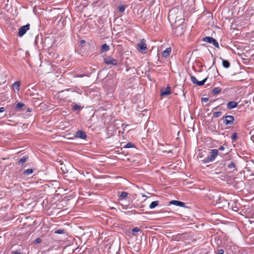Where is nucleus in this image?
Wrapping results in <instances>:
<instances>
[{"label": "nucleus", "mask_w": 254, "mask_h": 254, "mask_svg": "<svg viewBox=\"0 0 254 254\" xmlns=\"http://www.w3.org/2000/svg\"><path fill=\"white\" fill-rule=\"evenodd\" d=\"M218 155V150L212 149L210 150V155L207 157L202 160V162L204 164L208 163L213 161Z\"/></svg>", "instance_id": "f257e3e1"}, {"label": "nucleus", "mask_w": 254, "mask_h": 254, "mask_svg": "<svg viewBox=\"0 0 254 254\" xmlns=\"http://www.w3.org/2000/svg\"><path fill=\"white\" fill-rule=\"evenodd\" d=\"M136 48L139 52L146 54L147 50L146 40L144 39H142L141 41L137 44Z\"/></svg>", "instance_id": "f03ea898"}, {"label": "nucleus", "mask_w": 254, "mask_h": 254, "mask_svg": "<svg viewBox=\"0 0 254 254\" xmlns=\"http://www.w3.org/2000/svg\"><path fill=\"white\" fill-rule=\"evenodd\" d=\"M104 61L105 63L107 65H117L118 64V60L111 56L104 57Z\"/></svg>", "instance_id": "7ed1b4c3"}, {"label": "nucleus", "mask_w": 254, "mask_h": 254, "mask_svg": "<svg viewBox=\"0 0 254 254\" xmlns=\"http://www.w3.org/2000/svg\"><path fill=\"white\" fill-rule=\"evenodd\" d=\"M202 41L207 43L212 44L214 46L217 48H219L218 42L213 38L209 36H205L202 38Z\"/></svg>", "instance_id": "20e7f679"}, {"label": "nucleus", "mask_w": 254, "mask_h": 254, "mask_svg": "<svg viewBox=\"0 0 254 254\" xmlns=\"http://www.w3.org/2000/svg\"><path fill=\"white\" fill-rule=\"evenodd\" d=\"M223 123L226 125H232L234 123V118L232 116L227 115L223 117Z\"/></svg>", "instance_id": "39448f33"}, {"label": "nucleus", "mask_w": 254, "mask_h": 254, "mask_svg": "<svg viewBox=\"0 0 254 254\" xmlns=\"http://www.w3.org/2000/svg\"><path fill=\"white\" fill-rule=\"evenodd\" d=\"M30 29V24H27L24 26H21L18 31V36L19 37L23 36L26 32L29 30Z\"/></svg>", "instance_id": "423d86ee"}, {"label": "nucleus", "mask_w": 254, "mask_h": 254, "mask_svg": "<svg viewBox=\"0 0 254 254\" xmlns=\"http://www.w3.org/2000/svg\"><path fill=\"white\" fill-rule=\"evenodd\" d=\"M208 77H206L204 79H203L202 81H198L196 78L194 76H190V80L194 84L199 85V86H202L204 85L206 81L207 80Z\"/></svg>", "instance_id": "0eeeda50"}, {"label": "nucleus", "mask_w": 254, "mask_h": 254, "mask_svg": "<svg viewBox=\"0 0 254 254\" xmlns=\"http://www.w3.org/2000/svg\"><path fill=\"white\" fill-rule=\"evenodd\" d=\"M172 93L171 88L167 86L165 88L161 90L160 95L161 96H168Z\"/></svg>", "instance_id": "6e6552de"}, {"label": "nucleus", "mask_w": 254, "mask_h": 254, "mask_svg": "<svg viewBox=\"0 0 254 254\" xmlns=\"http://www.w3.org/2000/svg\"><path fill=\"white\" fill-rule=\"evenodd\" d=\"M74 136L76 138H79L81 139H85L87 136L86 133L81 130L76 131L75 133Z\"/></svg>", "instance_id": "1a4fd4ad"}, {"label": "nucleus", "mask_w": 254, "mask_h": 254, "mask_svg": "<svg viewBox=\"0 0 254 254\" xmlns=\"http://www.w3.org/2000/svg\"><path fill=\"white\" fill-rule=\"evenodd\" d=\"M169 203L171 204H173V205L179 206L183 207H184L186 206V204L185 202H182V201H180L179 200H173L171 201Z\"/></svg>", "instance_id": "9d476101"}, {"label": "nucleus", "mask_w": 254, "mask_h": 254, "mask_svg": "<svg viewBox=\"0 0 254 254\" xmlns=\"http://www.w3.org/2000/svg\"><path fill=\"white\" fill-rule=\"evenodd\" d=\"M238 105L237 103L234 101L229 102L227 104V108L228 109H232L236 108Z\"/></svg>", "instance_id": "9b49d317"}, {"label": "nucleus", "mask_w": 254, "mask_h": 254, "mask_svg": "<svg viewBox=\"0 0 254 254\" xmlns=\"http://www.w3.org/2000/svg\"><path fill=\"white\" fill-rule=\"evenodd\" d=\"M227 167L228 169L231 170L232 171H237L236 163L233 161L229 163Z\"/></svg>", "instance_id": "f8f14e48"}, {"label": "nucleus", "mask_w": 254, "mask_h": 254, "mask_svg": "<svg viewBox=\"0 0 254 254\" xmlns=\"http://www.w3.org/2000/svg\"><path fill=\"white\" fill-rule=\"evenodd\" d=\"M171 48H167L166 49H165L163 52V57L164 58H167L168 57L171 52Z\"/></svg>", "instance_id": "ddd939ff"}, {"label": "nucleus", "mask_w": 254, "mask_h": 254, "mask_svg": "<svg viewBox=\"0 0 254 254\" xmlns=\"http://www.w3.org/2000/svg\"><path fill=\"white\" fill-rule=\"evenodd\" d=\"M109 46L107 44H104L101 46V51L102 52H105L109 51Z\"/></svg>", "instance_id": "4468645a"}, {"label": "nucleus", "mask_w": 254, "mask_h": 254, "mask_svg": "<svg viewBox=\"0 0 254 254\" xmlns=\"http://www.w3.org/2000/svg\"><path fill=\"white\" fill-rule=\"evenodd\" d=\"M159 201H157V200L154 201L152 202L149 205V208L150 209L154 208L155 207H156L157 206H158L159 205Z\"/></svg>", "instance_id": "2eb2a0df"}, {"label": "nucleus", "mask_w": 254, "mask_h": 254, "mask_svg": "<svg viewBox=\"0 0 254 254\" xmlns=\"http://www.w3.org/2000/svg\"><path fill=\"white\" fill-rule=\"evenodd\" d=\"M222 91V89L219 87H215L212 90V94L213 95H216Z\"/></svg>", "instance_id": "dca6fc26"}, {"label": "nucleus", "mask_w": 254, "mask_h": 254, "mask_svg": "<svg viewBox=\"0 0 254 254\" xmlns=\"http://www.w3.org/2000/svg\"><path fill=\"white\" fill-rule=\"evenodd\" d=\"M222 65L225 68H228L230 67V64L228 61L223 60L222 61Z\"/></svg>", "instance_id": "f3484780"}, {"label": "nucleus", "mask_w": 254, "mask_h": 254, "mask_svg": "<svg viewBox=\"0 0 254 254\" xmlns=\"http://www.w3.org/2000/svg\"><path fill=\"white\" fill-rule=\"evenodd\" d=\"M28 157L26 156H23L21 158H20L18 161V165H22L24 163H25L27 160Z\"/></svg>", "instance_id": "a211bd4d"}, {"label": "nucleus", "mask_w": 254, "mask_h": 254, "mask_svg": "<svg viewBox=\"0 0 254 254\" xmlns=\"http://www.w3.org/2000/svg\"><path fill=\"white\" fill-rule=\"evenodd\" d=\"M33 173V170L32 169H28L24 170L23 172V174L24 175H29Z\"/></svg>", "instance_id": "6ab92c4d"}, {"label": "nucleus", "mask_w": 254, "mask_h": 254, "mask_svg": "<svg viewBox=\"0 0 254 254\" xmlns=\"http://www.w3.org/2000/svg\"><path fill=\"white\" fill-rule=\"evenodd\" d=\"M128 194V193L127 192L123 191L119 196V197L121 199H125L127 197Z\"/></svg>", "instance_id": "aec40b11"}, {"label": "nucleus", "mask_w": 254, "mask_h": 254, "mask_svg": "<svg viewBox=\"0 0 254 254\" xmlns=\"http://www.w3.org/2000/svg\"><path fill=\"white\" fill-rule=\"evenodd\" d=\"M135 145L131 142L127 143L124 147V148H135Z\"/></svg>", "instance_id": "412c9836"}, {"label": "nucleus", "mask_w": 254, "mask_h": 254, "mask_svg": "<svg viewBox=\"0 0 254 254\" xmlns=\"http://www.w3.org/2000/svg\"><path fill=\"white\" fill-rule=\"evenodd\" d=\"M72 110L76 111L81 109V106L77 104H75L72 106Z\"/></svg>", "instance_id": "4be33fe9"}, {"label": "nucleus", "mask_w": 254, "mask_h": 254, "mask_svg": "<svg viewBox=\"0 0 254 254\" xmlns=\"http://www.w3.org/2000/svg\"><path fill=\"white\" fill-rule=\"evenodd\" d=\"M222 112L221 111L215 112L213 113V117L214 118H218L221 116Z\"/></svg>", "instance_id": "5701e85b"}, {"label": "nucleus", "mask_w": 254, "mask_h": 254, "mask_svg": "<svg viewBox=\"0 0 254 254\" xmlns=\"http://www.w3.org/2000/svg\"><path fill=\"white\" fill-rule=\"evenodd\" d=\"M118 10L120 12H124L125 10V6L124 5H120L118 7Z\"/></svg>", "instance_id": "b1692460"}, {"label": "nucleus", "mask_w": 254, "mask_h": 254, "mask_svg": "<svg viewBox=\"0 0 254 254\" xmlns=\"http://www.w3.org/2000/svg\"><path fill=\"white\" fill-rule=\"evenodd\" d=\"M20 85V83L19 81L15 82L13 84V86L16 87L18 90H19V87Z\"/></svg>", "instance_id": "393cba45"}, {"label": "nucleus", "mask_w": 254, "mask_h": 254, "mask_svg": "<svg viewBox=\"0 0 254 254\" xmlns=\"http://www.w3.org/2000/svg\"><path fill=\"white\" fill-rule=\"evenodd\" d=\"M25 105L24 103H20V102H18L17 104H16V108L18 109H20L21 108H22V107L24 106Z\"/></svg>", "instance_id": "a878e982"}, {"label": "nucleus", "mask_w": 254, "mask_h": 254, "mask_svg": "<svg viewBox=\"0 0 254 254\" xmlns=\"http://www.w3.org/2000/svg\"><path fill=\"white\" fill-rule=\"evenodd\" d=\"M55 233L58 234H62L64 233V229H59L57 230Z\"/></svg>", "instance_id": "bb28decb"}, {"label": "nucleus", "mask_w": 254, "mask_h": 254, "mask_svg": "<svg viewBox=\"0 0 254 254\" xmlns=\"http://www.w3.org/2000/svg\"><path fill=\"white\" fill-rule=\"evenodd\" d=\"M238 137V135L236 132L234 133L231 136V139L232 140H236Z\"/></svg>", "instance_id": "cd10ccee"}, {"label": "nucleus", "mask_w": 254, "mask_h": 254, "mask_svg": "<svg viewBox=\"0 0 254 254\" xmlns=\"http://www.w3.org/2000/svg\"><path fill=\"white\" fill-rule=\"evenodd\" d=\"M139 231V229L137 227H134L131 230V232L132 233H137Z\"/></svg>", "instance_id": "c85d7f7f"}, {"label": "nucleus", "mask_w": 254, "mask_h": 254, "mask_svg": "<svg viewBox=\"0 0 254 254\" xmlns=\"http://www.w3.org/2000/svg\"><path fill=\"white\" fill-rule=\"evenodd\" d=\"M11 254H21L20 250H16L15 251H12Z\"/></svg>", "instance_id": "c756f323"}, {"label": "nucleus", "mask_w": 254, "mask_h": 254, "mask_svg": "<svg viewBox=\"0 0 254 254\" xmlns=\"http://www.w3.org/2000/svg\"><path fill=\"white\" fill-rule=\"evenodd\" d=\"M42 240L40 238H37L35 241H34V243L35 244H38V243H40L41 242Z\"/></svg>", "instance_id": "7c9ffc66"}, {"label": "nucleus", "mask_w": 254, "mask_h": 254, "mask_svg": "<svg viewBox=\"0 0 254 254\" xmlns=\"http://www.w3.org/2000/svg\"><path fill=\"white\" fill-rule=\"evenodd\" d=\"M202 102H207L208 101V98H202L201 99Z\"/></svg>", "instance_id": "2f4dec72"}, {"label": "nucleus", "mask_w": 254, "mask_h": 254, "mask_svg": "<svg viewBox=\"0 0 254 254\" xmlns=\"http://www.w3.org/2000/svg\"><path fill=\"white\" fill-rule=\"evenodd\" d=\"M224 250L222 249H220L218 251V254H223Z\"/></svg>", "instance_id": "473e14b6"}, {"label": "nucleus", "mask_w": 254, "mask_h": 254, "mask_svg": "<svg viewBox=\"0 0 254 254\" xmlns=\"http://www.w3.org/2000/svg\"><path fill=\"white\" fill-rule=\"evenodd\" d=\"M179 29H182V27L181 26H178L176 29L175 32L176 33L177 31L179 30Z\"/></svg>", "instance_id": "72a5a7b5"}, {"label": "nucleus", "mask_w": 254, "mask_h": 254, "mask_svg": "<svg viewBox=\"0 0 254 254\" xmlns=\"http://www.w3.org/2000/svg\"><path fill=\"white\" fill-rule=\"evenodd\" d=\"M224 149H225V148L223 146H221L219 147V148L218 150L222 151V150H224Z\"/></svg>", "instance_id": "f704fd0d"}, {"label": "nucleus", "mask_w": 254, "mask_h": 254, "mask_svg": "<svg viewBox=\"0 0 254 254\" xmlns=\"http://www.w3.org/2000/svg\"><path fill=\"white\" fill-rule=\"evenodd\" d=\"M4 111V108L3 107L0 108V113L3 112Z\"/></svg>", "instance_id": "c9c22d12"}, {"label": "nucleus", "mask_w": 254, "mask_h": 254, "mask_svg": "<svg viewBox=\"0 0 254 254\" xmlns=\"http://www.w3.org/2000/svg\"><path fill=\"white\" fill-rule=\"evenodd\" d=\"M123 208L124 209H127V205H123Z\"/></svg>", "instance_id": "e433bc0d"}, {"label": "nucleus", "mask_w": 254, "mask_h": 254, "mask_svg": "<svg viewBox=\"0 0 254 254\" xmlns=\"http://www.w3.org/2000/svg\"><path fill=\"white\" fill-rule=\"evenodd\" d=\"M31 110H31V109H30V108H28V109H27V112H30L31 111Z\"/></svg>", "instance_id": "4c0bfd02"}, {"label": "nucleus", "mask_w": 254, "mask_h": 254, "mask_svg": "<svg viewBox=\"0 0 254 254\" xmlns=\"http://www.w3.org/2000/svg\"><path fill=\"white\" fill-rule=\"evenodd\" d=\"M132 213H133V214H136V213H137V212L134 210L132 211Z\"/></svg>", "instance_id": "58836bf2"}, {"label": "nucleus", "mask_w": 254, "mask_h": 254, "mask_svg": "<svg viewBox=\"0 0 254 254\" xmlns=\"http://www.w3.org/2000/svg\"><path fill=\"white\" fill-rule=\"evenodd\" d=\"M218 107H215V108H214L213 109V110H215V109H216Z\"/></svg>", "instance_id": "ea45409f"}, {"label": "nucleus", "mask_w": 254, "mask_h": 254, "mask_svg": "<svg viewBox=\"0 0 254 254\" xmlns=\"http://www.w3.org/2000/svg\"><path fill=\"white\" fill-rule=\"evenodd\" d=\"M84 42H84V40H82V43H84Z\"/></svg>", "instance_id": "a19ab883"}, {"label": "nucleus", "mask_w": 254, "mask_h": 254, "mask_svg": "<svg viewBox=\"0 0 254 254\" xmlns=\"http://www.w3.org/2000/svg\"><path fill=\"white\" fill-rule=\"evenodd\" d=\"M252 34H254V30L252 32Z\"/></svg>", "instance_id": "79ce46f5"}]
</instances>
